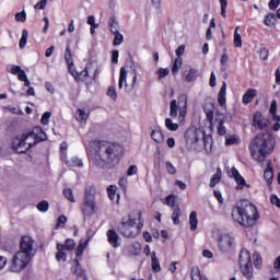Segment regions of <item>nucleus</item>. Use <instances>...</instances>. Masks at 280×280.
Returning <instances> with one entry per match:
<instances>
[{
  "label": "nucleus",
  "instance_id": "nucleus-1",
  "mask_svg": "<svg viewBox=\"0 0 280 280\" xmlns=\"http://www.w3.org/2000/svg\"><path fill=\"white\" fill-rule=\"evenodd\" d=\"M124 156V147L104 141H91L89 149V159L92 165L104 170V167H116Z\"/></svg>",
  "mask_w": 280,
  "mask_h": 280
},
{
  "label": "nucleus",
  "instance_id": "nucleus-2",
  "mask_svg": "<svg viewBox=\"0 0 280 280\" xmlns=\"http://www.w3.org/2000/svg\"><path fill=\"white\" fill-rule=\"evenodd\" d=\"M40 141H47V133H45L42 127L37 126L28 132L12 138L11 145L18 154H25L27 150L34 148Z\"/></svg>",
  "mask_w": 280,
  "mask_h": 280
},
{
  "label": "nucleus",
  "instance_id": "nucleus-3",
  "mask_svg": "<svg viewBox=\"0 0 280 280\" xmlns=\"http://www.w3.org/2000/svg\"><path fill=\"white\" fill-rule=\"evenodd\" d=\"M20 249L12 258L11 272H21V270L27 268V264L34 257V240L30 236H23L20 243Z\"/></svg>",
  "mask_w": 280,
  "mask_h": 280
},
{
  "label": "nucleus",
  "instance_id": "nucleus-4",
  "mask_svg": "<svg viewBox=\"0 0 280 280\" xmlns=\"http://www.w3.org/2000/svg\"><path fill=\"white\" fill-rule=\"evenodd\" d=\"M232 219L241 226H254L255 222L259 220V212L255 205L244 200L232 209Z\"/></svg>",
  "mask_w": 280,
  "mask_h": 280
},
{
  "label": "nucleus",
  "instance_id": "nucleus-5",
  "mask_svg": "<svg viewBox=\"0 0 280 280\" xmlns=\"http://www.w3.org/2000/svg\"><path fill=\"white\" fill-rule=\"evenodd\" d=\"M272 150H275V143L268 135H258L249 143V152L258 163H264L268 154H272Z\"/></svg>",
  "mask_w": 280,
  "mask_h": 280
},
{
  "label": "nucleus",
  "instance_id": "nucleus-6",
  "mask_svg": "<svg viewBox=\"0 0 280 280\" xmlns=\"http://www.w3.org/2000/svg\"><path fill=\"white\" fill-rule=\"evenodd\" d=\"M143 223H141V212H136V218L129 214L128 218H122L118 225V233L124 237L135 238L141 233Z\"/></svg>",
  "mask_w": 280,
  "mask_h": 280
},
{
  "label": "nucleus",
  "instance_id": "nucleus-7",
  "mask_svg": "<svg viewBox=\"0 0 280 280\" xmlns=\"http://www.w3.org/2000/svg\"><path fill=\"white\" fill-rule=\"evenodd\" d=\"M95 187L94 186H88L85 187L84 191V202L82 205V212L85 215H93L95 211H97V208L95 207Z\"/></svg>",
  "mask_w": 280,
  "mask_h": 280
},
{
  "label": "nucleus",
  "instance_id": "nucleus-8",
  "mask_svg": "<svg viewBox=\"0 0 280 280\" xmlns=\"http://www.w3.org/2000/svg\"><path fill=\"white\" fill-rule=\"evenodd\" d=\"M177 106L179 110V120L185 121V116L187 115V94H180L177 97Z\"/></svg>",
  "mask_w": 280,
  "mask_h": 280
},
{
  "label": "nucleus",
  "instance_id": "nucleus-9",
  "mask_svg": "<svg viewBox=\"0 0 280 280\" xmlns=\"http://www.w3.org/2000/svg\"><path fill=\"white\" fill-rule=\"evenodd\" d=\"M254 124L253 126L255 128H258V130H268V121H266V118H264V115L261 112H256L253 117Z\"/></svg>",
  "mask_w": 280,
  "mask_h": 280
},
{
  "label": "nucleus",
  "instance_id": "nucleus-10",
  "mask_svg": "<svg viewBox=\"0 0 280 280\" xmlns=\"http://www.w3.org/2000/svg\"><path fill=\"white\" fill-rule=\"evenodd\" d=\"M185 140L186 143H188L189 145H194L195 143H198V141H200V133L197 129H188L185 132Z\"/></svg>",
  "mask_w": 280,
  "mask_h": 280
},
{
  "label": "nucleus",
  "instance_id": "nucleus-11",
  "mask_svg": "<svg viewBox=\"0 0 280 280\" xmlns=\"http://www.w3.org/2000/svg\"><path fill=\"white\" fill-rule=\"evenodd\" d=\"M233 246H235V240L231 236H224L219 242V248L223 253H229V250H231V248H233Z\"/></svg>",
  "mask_w": 280,
  "mask_h": 280
},
{
  "label": "nucleus",
  "instance_id": "nucleus-12",
  "mask_svg": "<svg viewBox=\"0 0 280 280\" xmlns=\"http://www.w3.org/2000/svg\"><path fill=\"white\" fill-rule=\"evenodd\" d=\"M151 139L155 141V143H159L160 145H163V143H165V136L163 135L161 127H154L152 129Z\"/></svg>",
  "mask_w": 280,
  "mask_h": 280
},
{
  "label": "nucleus",
  "instance_id": "nucleus-13",
  "mask_svg": "<svg viewBox=\"0 0 280 280\" xmlns=\"http://www.w3.org/2000/svg\"><path fill=\"white\" fill-rule=\"evenodd\" d=\"M253 264L250 260V252H248L246 248L241 249V253L238 255V266L242 268L243 266H247Z\"/></svg>",
  "mask_w": 280,
  "mask_h": 280
},
{
  "label": "nucleus",
  "instance_id": "nucleus-14",
  "mask_svg": "<svg viewBox=\"0 0 280 280\" xmlns=\"http://www.w3.org/2000/svg\"><path fill=\"white\" fill-rule=\"evenodd\" d=\"M119 240V234H117L115 230L107 231V241L114 248H119V246H121Z\"/></svg>",
  "mask_w": 280,
  "mask_h": 280
},
{
  "label": "nucleus",
  "instance_id": "nucleus-15",
  "mask_svg": "<svg viewBox=\"0 0 280 280\" xmlns=\"http://www.w3.org/2000/svg\"><path fill=\"white\" fill-rule=\"evenodd\" d=\"M230 178H234L235 183H237L238 186H236V189H242L240 186L246 185V180L242 175H240V171L235 167L231 168Z\"/></svg>",
  "mask_w": 280,
  "mask_h": 280
},
{
  "label": "nucleus",
  "instance_id": "nucleus-16",
  "mask_svg": "<svg viewBox=\"0 0 280 280\" xmlns=\"http://www.w3.org/2000/svg\"><path fill=\"white\" fill-rule=\"evenodd\" d=\"M198 75H200V72L194 68H189V70L183 72L185 82H196L198 80Z\"/></svg>",
  "mask_w": 280,
  "mask_h": 280
},
{
  "label": "nucleus",
  "instance_id": "nucleus-17",
  "mask_svg": "<svg viewBox=\"0 0 280 280\" xmlns=\"http://www.w3.org/2000/svg\"><path fill=\"white\" fill-rule=\"evenodd\" d=\"M264 178L270 185L272 183V178H275V171L272 166V161L267 160V167L265 168L264 172Z\"/></svg>",
  "mask_w": 280,
  "mask_h": 280
},
{
  "label": "nucleus",
  "instance_id": "nucleus-18",
  "mask_svg": "<svg viewBox=\"0 0 280 280\" xmlns=\"http://www.w3.org/2000/svg\"><path fill=\"white\" fill-rule=\"evenodd\" d=\"M75 248V241L73 238H67L65 244H57V250H73Z\"/></svg>",
  "mask_w": 280,
  "mask_h": 280
},
{
  "label": "nucleus",
  "instance_id": "nucleus-19",
  "mask_svg": "<svg viewBox=\"0 0 280 280\" xmlns=\"http://www.w3.org/2000/svg\"><path fill=\"white\" fill-rule=\"evenodd\" d=\"M218 103L221 106H226V82L223 81L222 86L218 93Z\"/></svg>",
  "mask_w": 280,
  "mask_h": 280
},
{
  "label": "nucleus",
  "instance_id": "nucleus-20",
  "mask_svg": "<svg viewBox=\"0 0 280 280\" xmlns=\"http://www.w3.org/2000/svg\"><path fill=\"white\" fill-rule=\"evenodd\" d=\"M255 95H257V90L248 89L243 95V104H250L255 100Z\"/></svg>",
  "mask_w": 280,
  "mask_h": 280
},
{
  "label": "nucleus",
  "instance_id": "nucleus-21",
  "mask_svg": "<svg viewBox=\"0 0 280 280\" xmlns=\"http://www.w3.org/2000/svg\"><path fill=\"white\" fill-rule=\"evenodd\" d=\"M277 15L270 12L266 14L264 23L267 25V27H275V25H277Z\"/></svg>",
  "mask_w": 280,
  "mask_h": 280
},
{
  "label": "nucleus",
  "instance_id": "nucleus-22",
  "mask_svg": "<svg viewBox=\"0 0 280 280\" xmlns=\"http://www.w3.org/2000/svg\"><path fill=\"white\" fill-rule=\"evenodd\" d=\"M241 268V272L246 279H253V262L249 265H243Z\"/></svg>",
  "mask_w": 280,
  "mask_h": 280
},
{
  "label": "nucleus",
  "instance_id": "nucleus-23",
  "mask_svg": "<svg viewBox=\"0 0 280 280\" xmlns=\"http://www.w3.org/2000/svg\"><path fill=\"white\" fill-rule=\"evenodd\" d=\"M151 267L153 272H161V262L159 261L155 252H153L151 256Z\"/></svg>",
  "mask_w": 280,
  "mask_h": 280
},
{
  "label": "nucleus",
  "instance_id": "nucleus-24",
  "mask_svg": "<svg viewBox=\"0 0 280 280\" xmlns=\"http://www.w3.org/2000/svg\"><path fill=\"white\" fill-rule=\"evenodd\" d=\"M127 78H128V71H126V68L124 67L120 68L118 89H124V82H125V86H128V83H126Z\"/></svg>",
  "mask_w": 280,
  "mask_h": 280
},
{
  "label": "nucleus",
  "instance_id": "nucleus-25",
  "mask_svg": "<svg viewBox=\"0 0 280 280\" xmlns=\"http://www.w3.org/2000/svg\"><path fill=\"white\" fill-rule=\"evenodd\" d=\"M189 224L190 231H196V229H198V213H196V211L190 212Z\"/></svg>",
  "mask_w": 280,
  "mask_h": 280
},
{
  "label": "nucleus",
  "instance_id": "nucleus-26",
  "mask_svg": "<svg viewBox=\"0 0 280 280\" xmlns=\"http://www.w3.org/2000/svg\"><path fill=\"white\" fill-rule=\"evenodd\" d=\"M212 145L213 139L211 138V136H207L203 133V148L208 154L211 153Z\"/></svg>",
  "mask_w": 280,
  "mask_h": 280
},
{
  "label": "nucleus",
  "instance_id": "nucleus-27",
  "mask_svg": "<svg viewBox=\"0 0 280 280\" xmlns=\"http://www.w3.org/2000/svg\"><path fill=\"white\" fill-rule=\"evenodd\" d=\"M173 211L171 215V220H173V224H180V207L171 209Z\"/></svg>",
  "mask_w": 280,
  "mask_h": 280
},
{
  "label": "nucleus",
  "instance_id": "nucleus-28",
  "mask_svg": "<svg viewBox=\"0 0 280 280\" xmlns=\"http://www.w3.org/2000/svg\"><path fill=\"white\" fill-rule=\"evenodd\" d=\"M86 246H89V241H80L78 247L74 250L75 257H82Z\"/></svg>",
  "mask_w": 280,
  "mask_h": 280
},
{
  "label": "nucleus",
  "instance_id": "nucleus-29",
  "mask_svg": "<svg viewBox=\"0 0 280 280\" xmlns=\"http://www.w3.org/2000/svg\"><path fill=\"white\" fill-rule=\"evenodd\" d=\"M9 72H11L12 75H18V80H20L21 77L24 75L25 70H23V69L21 68V66L12 65V66H11V69L9 70Z\"/></svg>",
  "mask_w": 280,
  "mask_h": 280
},
{
  "label": "nucleus",
  "instance_id": "nucleus-30",
  "mask_svg": "<svg viewBox=\"0 0 280 280\" xmlns=\"http://www.w3.org/2000/svg\"><path fill=\"white\" fill-rule=\"evenodd\" d=\"M203 112L207 116L208 121H210V124H212L213 122V104L203 106Z\"/></svg>",
  "mask_w": 280,
  "mask_h": 280
},
{
  "label": "nucleus",
  "instance_id": "nucleus-31",
  "mask_svg": "<svg viewBox=\"0 0 280 280\" xmlns=\"http://www.w3.org/2000/svg\"><path fill=\"white\" fill-rule=\"evenodd\" d=\"M170 115L171 117H178V104L176 100H172L170 103Z\"/></svg>",
  "mask_w": 280,
  "mask_h": 280
},
{
  "label": "nucleus",
  "instance_id": "nucleus-32",
  "mask_svg": "<svg viewBox=\"0 0 280 280\" xmlns=\"http://www.w3.org/2000/svg\"><path fill=\"white\" fill-rule=\"evenodd\" d=\"M118 25L119 24L117 23V20H115V16L109 18L108 26H109L110 34H116L119 32V30L117 28Z\"/></svg>",
  "mask_w": 280,
  "mask_h": 280
},
{
  "label": "nucleus",
  "instance_id": "nucleus-33",
  "mask_svg": "<svg viewBox=\"0 0 280 280\" xmlns=\"http://www.w3.org/2000/svg\"><path fill=\"white\" fill-rule=\"evenodd\" d=\"M30 36V33L27 32V30H23L22 31V37L20 39L19 43V47L20 49H25V46L27 45V37Z\"/></svg>",
  "mask_w": 280,
  "mask_h": 280
},
{
  "label": "nucleus",
  "instance_id": "nucleus-34",
  "mask_svg": "<svg viewBox=\"0 0 280 280\" xmlns=\"http://www.w3.org/2000/svg\"><path fill=\"white\" fill-rule=\"evenodd\" d=\"M165 127L167 130H171V132H176V130H178V124L172 121V118L165 119Z\"/></svg>",
  "mask_w": 280,
  "mask_h": 280
},
{
  "label": "nucleus",
  "instance_id": "nucleus-35",
  "mask_svg": "<svg viewBox=\"0 0 280 280\" xmlns=\"http://www.w3.org/2000/svg\"><path fill=\"white\" fill-rule=\"evenodd\" d=\"M114 35V40H113V45L114 47H117L118 45H121V43H124V35L119 33H113Z\"/></svg>",
  "mask_w": 280,
  "mask_h": 280
},
{
  "label": "nucleus",
  "instance_id": "nucleus-36",
  "mask_svg": "<svg viewBox=\"0 0 280 280\" xmlns=\"http://www.w3.org/2000/svg\"><path fill=\"white\" fill-rule=\"evenodd\" d=\"M37 209L40 211V213H47L49 211V201L43 200L37 205Z\"/></svg>",
  "mask_w": 280,
  "mask_h": 280
},
{
  "label": "nucleus",
  "instance_id": "nucleus-37",
  "mask_svg": "<svg viewBox=\"0 0 280 280\" xmlns=\"http://www.w3.org/2000/svg\"><path fill=\"white\" fill-rule=\"evenodd\" d=\"M253 259L255 268L259 270V268H261V255L259 254V252H255L253 254Z\"/></svg>",
  "mask_w": 280,
  "mask_h": 280
},
{
  "label": "nucleus",
  "instance_id": "nucleus-38",
  "mask_svg": "<svg viewBox=\"0 0 280 280\" xmlns=\"http://www.w3.org/2000/svg\"><path fill=\"white\" fill-rule=\"evenodd\" d=\"M166 205H167L168 207H171V209H176V208H178V206H176V196H174V195H168V196L166 197Z\"/></svg>",
  "mask_w": 280,
  "mask_h": 280
},
{
  "label": "nucleus",
  "instance_id": "nucleus-39",
  "mask_svg": "<svg viewBox=\"0 0 280 280\" xmlns=\"http://www.w3.org/2000/svg\"><path fill=\"white\" fill-rule=\"evenodd\" d=\"M237 30H240V26H237L234 32V47H242V35L237 33Z\"/></svg>",
  "mask_w": 280,
  "mask_h": 280
},
{
  "label": "nucleus",
  "instance_id": "nucleus-40",
  "mask_svg": "<svg viewBox=\"0 0 280 280\" xmlns=\"http://www.w3.org/2000/svg\"><path fill=\"white\" fill-rule=\"evenodd\" d=\"M221 5V16L226 19V8L229 7V0H219Z\"/></svg>",
  "mask_w": 280,
  "mask_h": 280
},
{
  "label": "nucleus",
  "instance_id": "nucleus-41",
  "mask_svg": "<svg viewBox=\"0 0 280 280\" xmlns=\"http://www.w3.org/2000/svg\"><path fill=\"white\" fill-rule=\"evenodd\" d=\"M68 70L69 73L74 78V80H80V73L75 71V65L74 63H68Z\"/></svg>",
  "mask_w": 280,
  "mask_h": 280
},
{
  "label": "nucleus",
  "instance_id": "nucleus-42",
  "mask_svg": "<svg viewBox=\"0 0 280 280\" xmlns=\"http://www.w3.org/2000/svg\"><path fill=\"white\" fill-rule=\"evenodd\" d=\"M63 196L70 202H75V198L73 197V190H71V188L63 189Z\"/></svg>",
  "mask_w": 280,
  "mask_h": 280
},
{
  "label": "nucleus",
  "instance_id": "nucleus-43",
  "mask_svg": "<svg viewBox=\"0 0 280 280\" xmlns=\"http://www.w3.org/2000/svg\"><path fill=\"white\" fill-rule=\"evenodd\" d=\"M180 65H183V60L179 58H176L172 68L173 75H176V73H178V70L180 69Z\"/></svg>",
  "mask_w": 280,
  "mask_h": 280
},
{
  "label": "nucleus",
  "instance_id": "nucleus-44",
  "mask_svg": "<svg viewBox=\"0 0 280 280\" xmlns=\"http://www.w3.org/2000/svg\"><path fill=\"white\" fill-rule=\"evenodd\" d=\"M201 276L202 275L200 273V268L198 267L191 268V273H190L191 280H200Z\"/></svg>",
  "mask_w": 280,
  "mask_h": 280
},
{
  "label": "nucleus",
  "instance_id": "nucleus-45",
  "mask_svg": "<svg viewBox=\"0 0 280 280\" xmlns=\"http://www.w3.org/2000/svg\"><path fill=\"white\" fill-rule=\"evenodd\" d=\"M68 163L71 167H82L83 166L82 160H80L79 158H72Z\"/></svg>",
  "mask_w": 280,
  "mask_h": 280
},
{
  "label": "nucleus",
  "instance_id": "nucleus-46",
  "mask_svg": "<svg viewBox=\"0 0 280 280\" xmlns=\"http://www.w3.org/2000/svg\"><path fill=\"white\" fill-rule=\"evenodd\" d=\"M15 21H18L20 23H25V21H27V14L25 13V11H21V12L16 13Z\"/></svg>",
  "mask_w": 280,
  "mask_h": 280
},
{
  "label": "nucleus",
  "instance_id": "nucleus-47",
  "mask_svg": "<svg viewBox=\"0 0 280 280\" xmlns=\"http://www.w3.org/2000/svg\"><path fill=\"white\" fill-rule=\"evenodd\" d=\"M65 60L67 65H73V58L71 57V49L69 48V46H67L66 48Z\"/></svg>",
  "mask_w": 280,
  "mask_h": 280
},
{
  "label": "nucleus",
  "instance_id": "nucleus-48",
  "mask_svg": "<svg viewBox=\"0 0 280 280\" xmlns=\"http://www.w3.org/2000/svg\"><path fill=\"white\" fill-rule=\"evenodd\" d=\"M107 194L110 200H115V194H117V186L107 187Z\"/></svg>",
  "mask_w": 280,
  "mask_h": 280
},
{
  "label": "nucleus",
  "instance_id": "nucleus-49",
  "mask_svg": "<svg viewBox=\"0 0 280 280\" xmlns=\"http://www.w3.org/2000/svg\"><path fill=\"white\" fill-rule=\"evenodd\" d=\"M220 62L222 65V71H224L225 70L224 65H226V62H229V55L226 54V48H223V54L221 56Z\"/></svg>",
  "mask_w": 280,
  "mask_h": 280
},
{
  "label": "nucleus",
  "instance_id": "nucleus-50",
  "mask_svg": "<svg viewBox=\"0 0 280 280\" xmlns=\"http://www.w3.org/2000/svg\"><path fill=\"white\" fill-rule=\"evenodd\" d=\"M166 172L167 174H171V176H174V174H176V167L174 166V164H172V162H166Z\"/></svg>",
  "mask_w": 280,
  "mask_h": 280
},
{
  "label": "nucleus",
  "instance_id": "nucleus-51",
  "mask_svg": "<svg viewBox=\"0 0 280 280\" xmlns=\"http://www.w3.org/2000/svg\"><path fill=\"white\" fill-rule=\"evenodd\" d=\"M78 119L80 121H86V119H89V114H86L84 109H78Z\"/></svg>",
  "mask_w": 280,
  "mask_h": 280
},
{
  "label": "nucleus",
  "instance_id": "nucleus-52",
  "mask_svg": "<svg viewBox=\"0 0 280 280\" xmlns=\"http://www.w3.org/2000/svg\"><path fill=\"white\" fill-rule=\"evenodd\" d=\"M218 133H219L221 137H224V135H226V127H224V120H220V121H219Z\"/></svg>",
  "mask_w": 280,
  "mask_h": 280
},
{
  "label": "nucleus",
  "instance_id": "nucleus-53",
  "mask_svg": "<svg viewBox=\"0 0 280 280\" xmlns=\"http://www.w3.org/2000/svg\"><path fill=\"white\" fill-rule=\"evenodd\" d=\"M56 259L57 261H67V253H65V250H58Z\"/></svg>",
  "mask_w": 280,
  "mask_h": 280
},
{
  "label": "nucleus",
  "instance_id": "nucleus-54",
  "mask_svg": "<svg viewBox=\"0 0 280 280\" xmlns=\"http://www.w3.org/2000/svg\"><path fill=\"white\" fill-rule=\"evenodd\" d=\"M51 118V114L49 112H45L42 116V120L40 122L44 125V126H47V124H49V119Z\"/></svg>",
  "mask_w": 280,
  "mask_h": 280
},
{
  "label": "nucleus",
  "instance_id": "nucleus-55",
  "mask_svg": "<svg viewBox=\"0 0 280 280\" xmlns=\"http://www.w3.org/2000/svg\"><path fill=\"white\" fill-rule=\"evenodd\" d=\"M269 54H270V50H268V48H261L259 51L260 59L268 60Z\"/></svg>",
  "mask_w": 280,
  "mask_h": 280
},
{
  "label": "nucleus",
  "instance_id": "nucleus-56",
  "mask_svg": "<svg viewBox=\"0 0 280 280\" xmlns=\"http://www.w3.org/2000/svg\"><path fill=\"white\" fill-rule=\"evenodd\" d=\"M108 97H112V100H117V91L115 90V86H109L107 90Z\"/></svg>",
  "mask_w": 280,
  "mask_h": 280
},
{
  "label": "nucleus",
  "instance_id": "nucleus-57",
  "mask_svg": "<svg viewBox=\"0 0 280 280\" xmlns=\"http://www.w3.org/2000/svg\"><path fill=\"white\" fill-rule=\"evenodd\" d=\"M222 177L218 176V175H212V177L210 178V187H215L218 185V183H220Z\"/></svg>",
  "mask_w": 280,
  "mask_h": 280
},
{
  "label": "nucleus",
  "instance_id": "nucleus-58",
  "mask_svg": "<svg viewBox=\"0 0 280 280\" xmlns=\"http://www.w3.org/2000/svg\"><path fill=\"white\" fill-rule=\"evenodd\" d=\"M63 224H67V217L66 215H60L58 219H57V229L63 226Z\"/></svg>",
  "mask_w": 280,
  "mask_h": 280
},
{
  "label": "nucleus",
  "instance_id": "nucleus-59",
  "mask_svg": "<svg viewBox=\"0 0 280 280\" xmlns=\"http://www.w3.org/2000/svg\"><path fill=\"white\" fill-rule=\"evenodd\" d=\"M47 5V0H40L38 1L35 5H34V9L35 10H45Z\"/></svg>",
  "mask_w": 280,
  "mask_h": 280
},
{
  "label": "nucleus",
  "instance_id": "nucleus-60",
  "mask_svg": "<svg viewBox=\"0 0 280 280\" xmlns=\"http://www.w3.org/2000/svg\"><path fill=\"white\" fill-rule=\"evenodd\" d=\"M270 202L280 209V199L277 195H271Z\"/></svg>",
  "mask_w": 280,
  "mask_h": 280
},
{
  "label": "nucleus",
  "instance_id": "nucleus-61",
  "mask_svg": "<svg viewBox=\"0 0 280 280\" xmlns=\"http://www.w3.org/2000/svg\"><path fill=\"white\" fill-rule=\"evenodd\" d=\"M166 75H170V69L160 68L159 69V78L163 79V78H166Z\"/></svg>",
  "mask_w": 280,
  "mask_h": 280
},
{
  "label": "nucleus",
  "instance_id": "nucleus-62",
  "mask_svg": "<svg viewBox=\"0 0 280 280\" xmlns=\"http://www.w3.org/2000/svg\"><path fill=\"white\" fill-rule=\"evenodd\" d=\"M280 5V0H270L268 3L269 10H276Z\"/></svg>",
  "mask_w": 280,
  "mask_h": 280
},
{
  "label": "nucleus",
  "instance_id": "nucleus-63",
  "mask_svg": "<svg viewBox=\"0 0 280 280\" xmlns=\"http://www.w3.org/2000/svg\"><path fill=\"white\" fill-rule=\"evenodd\" d=\"M137 172H138L137 165H131L127 170V176H135V174H137Z\"/></svg>",
  "mask_w": 280,
  "mask_h": 280
},
{
  "label": "nucleus",
  "instance_id": "nucleus-64",
  "mask_svg": "<svg viewBox=\"0 0 280 280\" xmlns=\"http://www.w3.org/2000/svg\"><path fill=\"white\" fill-rule=\"evenodd\" d=\"M270 115H275L277 113V100H272L269 109Z\"/></svg>",
  "mask_w": 280,
  "mask_h": 280
}]
</instances>
